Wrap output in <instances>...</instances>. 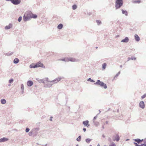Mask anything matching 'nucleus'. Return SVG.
<instances>
[{"label":"nucleus","mask_w":146,"mask_h":146,"mask_svg":"<svg viewBox=\"0 0 146 146\" xmlns=\"http://www.w3.org/2000/svg\"><path fill=\"white\" fill-rule=\"evenodd\" d=\"M37 17L36 15L33 14L30 11H27L25 13L23 17V20L24 21H26L31 18H36Z\"/></svg>","instance_id":"obj_1"},{"label":"nucleus","mask_w":146,"mask_h":146,"mask_svg":"<svg viewBox=\"0 0 146 146\" xmlns=\"http://www.w3.org/2000/svg\"><path fill=\"white\" fill-rule=\"evenodd\" d=\"M29 67L30 68H35L39 67H44L43 64L40 62H38L36 64L33 63L30 65Z\"/></svg>","instance_id":"obj_2"},{"label":"nucleus","mask_w":146,"mask_h":146,"mask_svg":"<svg viewBox=\"0 0 146 146\" xmlns=\"http://www.w3.org/2000/svg\"><path fill=\"white\" fill-rule=\"evenodd\" d=\"M123 0H116L115 2V7L116 9L120 8L123 4Z\"/></svg>","instance_id":"obj_3"},{"label":"nucleus","mask_w":146,"mask_h":146,"mask_svg":"<svg viewBox=\"0 0 146 146\" xmlns=\"http://www.w3.org/2000/svg\"><path fill=\"white\" fill-rule=\"evenodd\" d=\"M61 60L66 62H68L69 61L72 62H75L76 61V60L75 58H65Z\"/></svg>","instance_id":"obj_4"},{"label":"nucleus","mask_w":146,"mask_h":146,"mask_svg":"<svg viewBox=\"0 0 146 146\" xmlns=\"http://www.w3.org/2000/svg\"><path fill=\"white\" fill-rule=\"evenodd\" d=\"M13 4L17 5L21 2L20 0H9Z\"/></svg>","instance_id":"obj_5"},{"label":"nucleus","mask_w":146,"mask_h":146,"mask_svg":"<svg viewBox=\"0 0 146 146\" xmlns=\"http://www.w3.org/2000/svg\"><path fill=\"white\" fill-rule=\"evenodd\" d=\"M113 140L114 141H118L119 140V135L117 134L115 135L113 137Z\"/></svg>","instance_id":"obj_6"},{"label":"nucleus","mask_w":146,"mask_h":146,"mask_svg":"<svg viewBox=\"0 0 146 146\" xmlns=\"http://www.w3.org/2000/svg\"><path fill=\"white\" fill-rule=\"evenodd\" d=\"M94 84H95L101 86L102 84H103V82H101L99 80H98L96 82L94 83Z\"/></svg>","instance_id":"obj_7"},{"label":"nucleus","mask_w":146,"mask_h":146,"mask_svg":"<svg viewBox=\"0 0 146 146\" xmlns=\"http://www.w3.org/2000/svg\"><path fill=\"white\" fill-rule=\"evenodd\" d=\"M139 107L142 108H144L145 107V104L143 101L140 102L139 104Z\"/></svg>","instance_id":"obj_8"},{"label":"nucleus","mask_w":146,"mask_h":146,"mask_svg":"<svg viewBox=\"0 0 146 146\" xmlns=\"http://www.w3.org/2000/svg\"><path fill=\"white\" fill-rule=\"evenodd\" d=\"M83 124L84 126L88 127L90 126V124H89V121L86 120L83 122Z\"/></svg>","instance_id":"obj_9"},{"label":"nucleus","mask_w":146,"mask_h":146,"mask_svg":"<svg viewBox=\"0 0 146 146\" xmlns=\"http://www.w3.org/2000/svg\"><path fill=\"white\" fill-rule=\"evenodd\" d=\"M33 82L31 80H29L27 82V84L29 86H31L33 85Z\"/></svg>","instance_id":"obj_10"},{"label":"nucleus","mask_w":146,"mask_h":146,"mask_svg":"<svg viewBox=\"0 0 146 146\" xmlns=\"http://www.w3.org/2000/svg\"><path fill=\"white\" fill-rule=\"evenodd\" d=\"M60 80V79L59 78H57L54 80L51 81L52 83H56Z\"/></svg>","instance_id":"obj_11"},{"label":"nucleus","mask_w":146,"mask_h":146,"mask_svg":"<svg viewBox=\"0 0 146 146\" xmlns=\"http://www.w3.org/2000/svg\"><path fill=\"white\" fill-rule=\"evenodd\" d=\"M129 39L128 37H126L125 38L121 40V42H127L128 41Z\"/></svg>","instance_id":"obj_12"},{"label":"nucleus","mask_w":146,"mask_h":146,"mask_svg":"<svg viewBox=\"0 0 146 146\" xmlns=\"http://www.w3.org/2000/svg\"><path fill=\"white\" fill-rule=\"evenodd\" d=\"M8 139L6 138H3L0 139V142H4L8 140Z\"/></svg>","instance_id":"obj_13"},{"label":"nucleus","mask_w":146,"mask_h":146,"mask_svg":"<svg viewBox=\"0 0 146 146\" xmlns=\"http://www.w3.org/2000/svg\"><path fill=\"white\" fill-rule=\"evenodd\" d=\"M12 25L11 24H10L9 25L6 26L5 27V29H8L11 28Z\"/></svg>","instance_id":"obj_14"},{"label":"nucleus","mask_w":146,"mask_h":146,"mask_svg":"<svg viewBox=\"0 0 146 146\" xmlns=\"http://www.w3.org/2000/svg\"><path fill=\"white\" fill-rule=\"evenodd\" d=\"M135 39L137 41H139L140 40V38L136 34L135 35Z\"/></svg>","instance_id":"obj_15"},{"label":"nucleus","mask_w":146,"mask_h":146,"mask_svg":"<svg viewBox=\"0 0 146 146\" xmlns=\"http://www.w3.org/2000/svg\"><path fill=\"white\" fill-rule=\"evenodd\" d=\"M134 141L137 142L138 143H139L141 141H143V139L141 140L139 139H134Z\"/></svg>","instance_id":"obj_16"},{"label":"nucleus","mask_w":146,"mask_h":146,"mask_svg":"<svg viewBox=\"0 0 146 146\" xmlns=\"http://www.w3.org/2000/svg\"><path fill=\"white\" fill-rule=\"evenodd\" d=\"M133 144L135 145V146H146V143L141 144V145H138L135 142H134Z\"/></svg>","instance_id":"obj_17"},{"label":"nucleus","mask_w":146,"mask_h":146,"mask_svg":"<svg viewBox=\"0 0 146 146\" xmlns=\"http://www.w3.org/2000/svg\"><path fill=\"white\" fill-rule=\"evenodd\" d=\"M19 60L18 58H16L14 59L13 61V62L15 64H17L19 62Z\"/></svg>","instance_id":"obj_18"},{"label":"nucleus","mask_w":146,"mask_h":146,"mask_svg":"<svg viewBox=\"0 0 146 146\" xmlns=\"http://www.w3.org/2000/svg\"><path fill=\"white\" fill-rule=\"evenodd\" d=\"M62 27L63 25L62 24H60L58 25L57 28L58 29H61L62 28Z\"/></svg>","instance_id":"obj_19"},{"label":"nucleus","mask_w":146,"mask_h":146,"mask_svg":"<svg viewBox=\"0 0 146 146\" xmlns=\"http://www.w3.org/2000/svg\"><path fill=\"white\" fill-rule=\"evenodd\" d=\"M122 13L123 14H124L126 16L127 15V13L126 11H124L123 10H122Z\"/></svg>","instance_id":"obj_20"},{"label":"nucleus","mask_w":146,"mask_h":146,"mask_svg":"<svg viewBox=\"0 0 146 146\" xmlns=\"http://www.w3.org/2000/svg\"><path fill=\"white\" fill-rule=\"evenodd\" d=\"M6 101L5 99H3L1 100V102L3 104H5L6 103Z\"/></svg>","instance_id":"obj_21"},{"label":"nucleus","mask_w":146,"mask_h":146,"mask_svg":"<svg viewBox=\"0 0 146 146\" xmlns=\"http://www.w3.org/2000/svg\"><path fill=\"white\" fill-rule=\"evenodd\" d=\"M106 66H107V64L106 63H104L102 65V66L103 69H105L106 68Z\"/></svg>","instance_id":"obj_22"},{"label":"nucleus","mask_w":146,"mask_h":146,"mask_svg":"<svg viewBox=\"0 0 146 146\" xmlns=\"http://www.w3.org/2000/svg\"><path fill=\"white\" fill-rule=\"evenodd\" d=\"M101 86L103 87L104 88L106 89L107 88V87L106 86V84H105L103 83V84H102V85Z\"/></svg>","instance_id":"obj_23"},{"label":"nucleus","mask_w":146,"mask_h":146,"mask_svg":"<svg viewBox=\"0 0 146 146\" xmlns=\"http://www.w3.org/2000/svg\"><path fill=\"white\" fill-rule=\"evenodd\" d=\"M91 139H86V141L87 143H89L91 141Z\"/></svg>","instance_id":"obj_24"},{"label":"nucleus","mask_w":146,"mask_h":146,"mask_svg":"<svg viewBox=\"0 0 146 146\" xmlns=\"http://www.w3.org/2000/svg\"><path fill=\"white\" fill-rule=\"evenodd\" d=\"M81 137L80 136L78 137V138H77L76 140L78 141H79L81 140Z\"/></svg>","instance_id":"obj_25"},{"label":"nucleus","mask_w":146,"mask_h":146,"mask_svg":"<svg viewBox=\"0 0 146 146\" xmlns=\"http://www.w3.org/2000/svg\"><path fill=\"white\" fill-rule=\"evenodd\" d=\"M77 8V6L76 5H73L72 6V9L74 10V9H76Z\"/></svg>","instance_id":"obj_26"},{"label":"nucleus","mask_w":146,"mask_h":146,"mask_svg":"<svg viewBox=\"0 0 146 146\" xmlns=\"http://www.w3.org/2000/svg\"><path fill=\"white\" fill-rule=\"evenodd\" d=\"M88 81H90V82H94V81L93 80L91 79V78H89L88 80Z\"/></svg>","instance_id":"obj_27"},{"label":"nucleus","mask_w":146,"mask_h":146,"mask_svg":"<svg viewBox=\"0 0 146 146\" xmlns=\"http://www.w3.org/2000/svg\"><path fill=\"white\" fill-rule=\"evenodd\" d=\"M109 146H116L115 144L113 143H111Z\"/></svg>","instance_id":"obj_28"},{"label":"nucleus","mask_w":146,"mask_h":146,"mask_svg":"<svg viewBox=\"0 0 146 146\" xmlns=\"http://www.w3.org/2000/svg\"><path fill=\"white\" fill-rule=\"evenodd\" d=\"M13 79H11L9 80V82L10 83H12L13 82Z\"/></svg>","instance_id":"obj_29"},{"label":"nucleus","mask_w":146,"mask_h":146,"mask_svg":"<svg viewBox=\"0 0 146 146\" xmlns=\"http://www.w3.org/2000/svg\"><path fill=\"white\" fill-rule=\"evenodd\" d=\"M96 22L97 23L98 25H99L101 23V22L100 21L97 20L96 21Z\"/></svg>","instance_id":"obj_30"},{"label":"nucleus","mask_w":146,"mask_h":146,"mask_svg":"<svg viewBox=\"0 0 146 146\" xmlns=\"http://www.w3.org/2000/svg\"><path fill=\"white\" fill-rule=\"evenodd\" d=\"M119 73H118L114 77V79H115V78H117L118 76L119 75Z\"/></svg>","instance_id":"obj_31"},{"label":"nucleus","mask_w":146,"mask_h":146,"mask_svg":"<svg viewBox=\"0 0 146 146\" xmlns=\"http://www.w3.org/2000/svg\"><path fill=\"white\" fill-rule=\"evenodd\" d=\"M146 97V94H145L141 97L142 99H143L144 98H145Z\"/></svg>","instance_id":"obj_32"},{"label":"nucleus","mask_w":146,"mask_h":146,"mask_svg":"<svg viewBox=\"0 0 146 146\" xmlns=\"http://www.w3.org/2000/svg\"><path fill=\"white\" fill-rule=\"evenodd\" d=\"M29 135L30 136H31L32 135H33V132L32 131H30V132L29 133Z\"/></svg>","instance_id":"obj_33"},{"label":"nucleus","mask_w":146,"mask_h":146,"mask_svg":"<svg viewBox=\"0 0 146 146\" xmlns=\"http://www.w3.org/2000/svg\"><path fill=\"white\" fill-rule=\"evenodd\" d=\"M29 131V128H26V132H28Z\"/></svg>","instance_id":"obj_34"},{"label":"nucleus","mask_w":146,"mask_h":146,"mask_svg":"<svg viewBox=\"0 0 146 146\" xmlns=\"http://www.w3.org/2000/svg\"><path fill=\"white\" fill-rule=\"evenodd\" d=\"M22 19V17H20L18 19V21L19 22L21 21Z\"/></svg>","instance_id":"obj_35"},{"label":"nucleus","mask_w":146,"mask_h":146,"mask_svg":"<svg viewBox=\"0 0 146 146\" xmlns=\"http://www.w3.org/2000/svg\"><path fill=\"white\" fill-rule=\"evenodd\" d=\"M21 88L23 89V90L24 88V86L23 85H21Z\"/></svg>","instance_id":"obj_36"},{"label":"nucleus","mask_w":146,"mask_h":146,"mask_svg":"<svg viewBox=\"0 0 146 146\" xmlns=\"http://www.w3.org/2000/svg\"><path fill=\"white\" fill-rule=\"evenodd\" d=\"M136 2H137V3H139L140 2V1H136Z\"/></svg>","instance_id":"obj_37"},{"label":"nucleus","mask_w":146,"mask_h":146,"mask_svg":"<svg viewBox=\"0 0 146 146\" xmlns=\"http://www.w3.org/2000/svg\"><path fill=\"white\" fill-rule=\"evenodd\" d=\"M83 130L84 132L86 130V129L85 128H84Z\"/></svg>","instance_id":"obj_38"},{"label":"nucleus","mask_w":146,"mask_h":146,"mask_svg":"<svg viewBox=\"0 0 146 146\" xmlns=\"http://www.w3.org/2000/svg\"><path fill=\"white\" fill-rule=\"evenodd\" d=\"M97 146H100V145L99 144H98V145H97Z\"/></svg>","instance_id":"obj_39"},{"label":"nucleus","mask_w":146,"mask_h":146,"mask_svg":"<svg viewBox=\"0 0 146 146\" xmlns=\"http://www.w3.org/2000/svg\"><path fill=\"white\" fill-rule=\"evenodd\" d=\"M50 120H51V121H52V119H51V118L50 119Z\"/></svg>","instance_id":"obj_40"},{"label":"nucleus","mask_w":146,"mask_h":146,"mask_svg":"<svg viewBox=\"0 0 146 146\" xmlns=\"http://www.w3.org/2000/svg\"><path fill=\"white\" fill-rule=\"evenodd\" d=\"M76 146H78L77 145H76Z\"/></svg>","instance_id":"obj_41"}]
</instances>
